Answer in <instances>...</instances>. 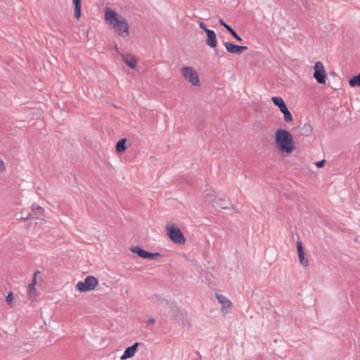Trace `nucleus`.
<instances>
[{
  "label": "nucleus",
  "mask_w": 360,
  "mask_h": 360,
  "mask_svg": "<svg viewBox=\"0 0 360 360\" xmlns=\"http://www.w3.org/2000/svg\"><path fill=\"white\" fill-rule=\"evenodd\" d=\"M274 104L279 108L281 110L282 108L285 105V103L283 101V99L280 96H274L271 98Z\"/></svg>",
  "instance_id": "nucleus-19"
},
{
  "label": "nucleus",
  "mask_w": 360,
  "mask_h": 360,
  "mask_svg": "<svg viewBox=\"0 0 360 360\" xmlns=\"http://www.w3.org/2000/svg\"><path fill=\"white\" fill-rule=\"evenodd\" d=\"M181 74L193 86H200V79L198 74L195 71L193 67L186 66L181 68Z\"/></svg>",
  "instance_id": "nucleus-4"
},
{
  "label": "nucleus",
  "mask_w": 360,
  "mask_h": 360,
  "mask_svg": "<svg viewBox=\"0 0 360 360\" xmlns=\"http://www.w3.org/2000/svg\"><path fill=\"white\" fill-rule=\"evenodd\" d=\"M6 302L8 303V304H11L13 300V295L11 292H9L8 294V295L6 296Z\"/></svg>",
  "instance_id": "nucleus-27"
},
{
  "label": "nucleus",
  "mask_w": 360,
  "mask_h": 360,
  "mask_svg": "<svg viewBox=\"0 0 360 360\" xmlns=\"http://www.w3.org/2000/svg\"><path fill=\"white\" fill-rule=\"evenodd\" d=\"M141 345L140 342H135L133 345L127 347L123 354L121 356V359L122 360H125V359H129V358H131L134 356L136 350H137V347L138 346Z\"/></svg>",
  "instance_id": "nucleus-10"
},
{
  "label": "nucleus",
  "mask_w": 360,
  "mask_h": 360,
  "mask_svg": "<svg viewBox=\"0 0 360 360\" xmlns=\"http://www.w3.org/2000/svg\"><path fill=\"white\" fill-rule=\"evenodd\" d=\"M171 310V311L174 314V316H177L181 314L180 309L176 306L174 303L169 302L167 301L165 302Z\"/></svg>",
  "instance_id": "nucleus-18"
},
{
  "label": "nucleus",
  "mask_w": 360,
  "mask_h": 360,
  "mask_svg": "<svg viewBox=\"0 0 360 360\" xmlns=\"http://www.w3.org/2000/svg\"><path fill=\"white\" fill-rule=\"evenodd\" d=\"M199 26H200V27L201 29H202L205 32H206V30H210V29H207V28L206 27V25H205V24L203 22H200L199 23Z\"/></svg>",
  "instance_id": "nucleus-29"
},
{
  "label": "nucleus",
  "mask_w": 360,
  "mask_h": 360,
  "mask_svg": "<svg viewBox=\"0 0 360 360\" xmlns=\"http://www.w3.org/2000/svg\"><path fill=\"white\" fill-rule=\"evenodd\" d=\"M123 60L131 68L134 69L136 67V60L133 56L127 55L123 56Z\"/></svg>",
  "instance_id": "nucleus-14"
},
{
  "label": "nucleus",
  "mask_w": 360,
  "mask_h": 360,
  "mask_svg": "<svg viewBox=\"0 0 360 360\" xmlns=\"http://www.w3.org/2000/svg\"><path fill=\"white\" fill-rule=\"evenodd\" d=\"M349 84L352 87H354V86L360 87V73L356 76L352 77L349 80Z\"/></svg>",
  "instance_id": "nucleus-20"
},
{
  "label": "nucleus",
  "mask_w": 360,
  "mask_h": 360,
  "mask_svg": "<svg viewBox=\"0 0 360 360\" xmlns=\"http://www.w3.org/2000/svg\"><path fill=\"white\" fill-rule=\"evenodd\" d=\"M280 110L283 114L284 120L286 122H290L293 120L292 115L291 112L289 111V110L288 109L286 105H284V107L282 108Z\"/></svg>",
  "instance_id": "nucleus-17"
},
{
  "label": "nucleus",
  "mask_w": 360,
  "mask_h": 360,
  "mask_svg": "<svg viewBox=\"0 0 360 360\" xmlns=\"http://www.w3.org/2000/svg\"><path fill=\"white\" fill-rule=\"evenodd\" d=\"M98 284V279L93 276H88L84 281H79L75 288L79 292H88L95 289Z\"/></svg>",
  "instance_id": "nucleus-3"
},
{
  "label": "nucleus",
  "mask_w": 360,
  "mask_h": 360,
  "mask_svg": "<svg viewBox=\"0 0 360 360\" xmlns=\"http://www.w3.org/2000/svg\"><path fill=\"white\" fill-rule=\"evenodd\" d=\"M207 39L206 44L210 48L214 49L217 45V34L213 30H206Z\"/></svg>",
  "instance_id": "nucleus-11"
},
{
  "label": "nucleus",
  "mask_w": 360,
  "mask_h": 360,
  "mask_svg": "<svg viewBox=\"0 0 360 360\" xmlns=\"http://www.w3.org/2000/svg\"><path fill=\"white\" fill-rule=\"evenodd\" d=\"M105 18L109 22L110 25L115 28V32L120 36L125 37L129 34V26L127 20L110 8H106L105 10Z\"/></svg>",
  "instance_id": "nucleus-1"
},
{
  "label": "nucleus",
  "mask_w": 360,
  "mask_h": 360,
  "mask_svg": "<svg viewBox=\"0 0 360 360\" xmlns=\"http://www.w3.org/2000/svg\"><path fill=\"white\" fill-rule=\"evenodd\" d=\"M32 213L28 214L25 218V220L39 219L44 214V210L39 205L33 204L31 207Z\"/></svg>",
  "instance_id": "nucleus-7"
},
{
  "label": "nucleus",
  "mask_w": 360,
  "mask_h": 360,
  "mask_svg": "<svg viewBox=\"0 0 360 360\" xmlns=\"http://www.w3.org/2000/svg\"><path fill=\"white\" fill-rule=\"evenodd\" d=\"M229 32L237 41H242V38L236 33V32L233 29L230 30Z\"/></svg>",
  "instance_id": "nucleus-24"
},
{
  "label": "nucleus",
  "mask_w": 360,
  "mask_h": 360,
  "mask_svg": "<svg viewBox=\"0 0 360 360\" xmlns=\"http://www.w3.org/2000/svg\"><path fill=\"white\" fill-rule=\"evenodd\" d=\"M215 297L218 302L221 304V311L223 313H226L225 310L230 309L232 306L231 300L223 295L219 293H216Z\"/></svg>",
  "instance_id": "nucleus-9"
},
{
  "label": "nucleus",
  "mask_w": 360,
  "mask_h": 360,
  "mask_svg": "<svg viewBox=\"0 0 360 360\" xmlns=\"http://www.w3.org/2000/svg\"><path fill=\"white\" fill-rule=\"evenodd\" d=\"M158 257H161L160 253H159V252L152 253V252H149L147 251L145 259H156Z\"/></svg>",
  "instance_id": "nucleus-23"
},
{
  "label": "nucleus",
  "mask_w": 360,
  "mask_h": 360,
  "mask_svg": "<svg viewBox=\"0 0 360 360\" xmlns=\"http://www.w3.org/2000/svg\"><path fill=\"white\" fill-rule=\"evenodd\" d=\"M214 202L216 204V206H218L221 209H227L229 207V202L221 198L216 200Z\"/></svg>",
  "instance_id": "nucleus-21"
},
{
  "label": "nucleus",
  "mask_w": 360,
  "mask_h": 360,
  "mask_svg": "<svg viewBox=\"0 0 360 360\" xmlns=\"http://www.w3.org/2000/svg\"><path fill=\"white\" fill-rule=\"evenodd\" d=\"M220 25H221L222 26H224L229 32L230 30H231L233 28L228 24H226L224 20L222 18H221L219 20Z\"/></svg>",
  "instance_id": "nucleus-25"
},
{
  "label": "nucleus",
  "mask_w": 360,
  "mask_h": 360,
  "mask_svg": "<svg viewBox=\"0 0 360 360\" xmlns=\"http://www.w3.org/2000/svg\"><path fill=\"white\" fill-rule=\"evenodd\" d=\"M297 248L298 253L304 252L302 243L300 240L297 241Z\"/></svg>",
  "instance_id": "nucleus-26"
},
{
  "label": "nucleus",
  "mask_w": 360,
  "mask_h": 360,
  "mask_svg": "<svg viewBox=\"0 0 360 360\" xmlns=\"http://www.w3.org/2000/svg\"><path fill=\"white\" fill-rule=\"evenodd\" d=\"M167 234L169 238L176 244L182 245L185 243V238L180 229L175 226H167L166 227Z\"/></svg>",
  "instance_id": "nucleus-5"
},
{
  "label": "nucleus",
  "mask_w": 360,
  "mask_h": 360,
  "mask_svg": "<svg viewBox=\"0 0 360 360\" xmlns=\"http://www.w3.org/2000/svg\"><path fill=\"white\" fill-rule=\"evenodd\" d=\"M74 6V16L79 19L81 17V0H72Z\"/></svg>",
  "instance_id": "nucleus-13"
},
{
  "label": "nucleus",
  "mask_w": 360,
  "mask_h": 360,
  "mask_svg": "<svg viewBox=\"0 0 360 360\" xmlns=\"http://www.w3.org/2000/svg\"><path fill=\"white\" fill-rule=\"evenodd\" d=\"M126 139H121L120 141H117V143H116V150L118 153H124L126 150Z\"/></svg>",
  "instance_id": "nucleus-16"
},
{
  "label": "nucleus",
  "mask_w": 360,
  "mask_h": 360,
  "mask_svg": "<svg viewBox=\"0 0 360 360\" xmlns=\"http://www.w3.org/2000/svg\"><path fill=\"white\" fill-rule=\"evenodd\" d=\"M314 77L319 84H325L326 80V75L323 64L321 61L315 63Z\"/></svg>",
  "instance_id": "nucleus-6"
},
{
  "label": "nucleus",
  "mask_w": 360,
  "mask_h": 360,
  "mask_svg": "<svg viewBox=\"0 0 360 360\" xmlns=\"http://www.w3.org/2000/svg\"><path fill=\"white\" fill-rule=\"evenodd\" d=\"M275 143L279 150L286 154L291 153L295 149L292 135L287 130L278 129L275 133Z\"/></svg>",
  "instance_id": "nucleus-2"
},
{
  "label": "nucleus",
  "mask_w": 360,
  "mask_h": 360,
  "mask_svg": "<svg viewBox=\"0 0 360 360\" xmlns=\"http://www.w3.org/2000/svg\"><path fill=\"white\" fill-rule=\"evenodd\" d=\"M325 164V160H321L316 162V165L318 168H321Z\"/></svg>",
  "instance_id": "nucleus-28"
},
{
  "label": "nucleus",
  "mask_w": 360,
  "mask_h": 360,
  "mask_svg": "<svg viewBox=\"0 0 360 360\" xmlns=\"http://www.w3.org/2000/svg\"><path fill=\"white\" fill-rule=\"evenodd\" d=\"M38 273H39V271L34 272L32 281L27 287V292L30 298H35L37 297L35 285L37 283L36 276Z\"/></svg>",
  "instance_id": "nucleus-12"
},
{
  "label": "nucleus",
  "mask_w": 360,
  "mask_h": 360,
  "mask_svg": "<svg viewBox=\"0 0 360 360\" xmlns=\"http://www.w3.org/2000/svg\"><path fill=\"white\" fill-rule=\"evenodd\" d=\"M147 322H148V323L153 324V323H155V319H153V318L150 317V318H149V319L147 320Z\"/></svg>",
  "instance_id": "nucleus-30"
},
{
  "label": "nucleus",
  "mask_w": 360,
  "mask_h": 360,
  "mask_svg": "<svg viewBox=\"0 0 360 360\" xmlns=\"http://www.w3.org/2000/svg\"><path fill=\"white\" fill-rule=\"evenodd\" d=\"M25 217H20L19 219L22 220V221H26L27 220H25Z\"/></svg>",
  "instance_id": "nucleus-31"
},
{
  "label": "nucleus",
  "mask_w": 360,
  "mask_h": 360,
  "mask_svg": "<svg viewBox=\"0 0 360 360\" xmlns=\"http://www.w3.org/2000/svg\"><path fill=\"white\" fill-rule=\"evenodd\" d=\"M224 46L228 52L233 54H241L244 51L248 50L246 46H239L230 42H224Z\"/></svg>",
  "instance_id": "nucleus-8"
},
{
  "label": "nucleus",
  "mask_w": 360,
  "mask_h": 360,
  "mask_svg": "<svg viewBox=\"0 0 360 360\" xmlns=\"http://www.w3.org/2000/svg\"><path fill=\"white\" fill-rule=\"evenodd\" d=\"M130 250L134 253L136 254L139 257L145 259L147 251L142 249L139 246H134L130 248Z\"/></svg>",
  "instance_id": "nucleus-15"
},
{
  "label": "nucleus",
  "mask_w": 360,
  "mask_h": 360,
  "mask_svg": "<svg viewBox=\"0 0 360 360\" xmlns=\"http://www.w3.org/2000/svg\"><path fill=\"white\" fill-rule=\"evenodd\" d=\"M298 257L302 266H307L309 265V260L305 257L304 252L298 253Z\"/></svg>",
  "instance_id": "nucleus-22"
}]
</instances>
